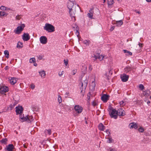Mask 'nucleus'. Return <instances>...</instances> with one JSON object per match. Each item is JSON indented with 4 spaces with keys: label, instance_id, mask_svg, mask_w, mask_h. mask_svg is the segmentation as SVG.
Returning a JSON list of instances; mask_svg holds the SVG:
<instances>
[{
    "label": "nucleus",
    "instance_id": "b1692460",
    "mask_svg": "<svg viewBox=\"0 0 151 151\" xmlns=\"http://www.w3.org/2000/svg\"><path fill=\"white\" fill-rule=\"evenodd\" d=\"M96 86V83L95 82V80L93 81L92 82L90 86V88L92 90H94Z\"/></svg>",
    "mask_w": 151,
    "mask_h": 151
},
{
    "label": "nucleus",
    "instance_id": "2f4dec72",
    "mask_svg": "<svg viewBox=\"0 0 151 151\" xmlns=\"http://www.w3.org/2000/svg\"><path fill=\"white\" fill-rule=\"evenodd\" d=\"M22 46L23 44L22 42H19L18 43L17 45V48H21L22 47Z\"/></svg>",
    "mask_w": 151,
    "mask_h": 151
},
{
    "label": "nucleus",
    "instance_id": "1a4fd4ad",
    "mask_svg": "<svg viewBox=\"0 0 151 151\" xmlns=\"http://www.w3.org/2000/svg\"><path fill=\"white\" fill-rule=\"evenodd\" d=\"M8 88L6 86H1L0 88V93H4L8 91Z\"/></svg>",
    "mask_w": 151,
    "mask_h": 151
},
{
    "label": "nucleus",
    "instance_id": "cd10ccee",
    "mask_svg": "<svg viewBox=\"0 0 151 151\" xmlns=\"http://www.w3.org/2000/svg\"><path fill=\"white\" fill-rule=\"evenodd\" d=\"M123 51L124 53H126V55L127 56L131 55H132V53L129 51H128L127 50H123Z\"/></svg>",
    "mask_w": 151,
    "mask_h": 151
},
{
    "label": "nucleus",
    "instance_id": "c756f323",
    "mask_svg": "<svg viewBox=\"0 0 151 151\" xmlns=\"http://www.w3.org/2000/svg\"><path fill=\"white\" fill-rule=\"evenodd\" d=\"M7 140V139L5 138L2 139L0 141L2 143L4 144H6Z\"/></svg>",
    "mask_w": 151,
    "mask_h": 151
},
{
    "label": "nucleus",
    "instance_id": "f704fd0d",
    "mask_svg": "<svg viewBox=\"0 0 151 151\" xmlns=\"http://www.w3.org/2000/svg\"><path fill=\"white\" fill-rule=\"evenodd\" d=\"M114 3L113 0H108V5H111Z\"/></svg>",
    "mask_w": 151,
    "mask_h": 151
},
{
    "label": "nucleus",
    "instance_id": "4be33fe9",
    "mask_svg": "<svg viewBox=\"0 0 151 151\" xmlns=\"http://www.w3.org/2000/svg\"><path fill=\"white\" fill-rule=\"evenodd\" d=\"M39 73L42 78H43L45 77L46 74L45 71L42 70L41 71L39 72Z\"/></svg>",
    "mask_w": 151,
    "mask_h": 151
},
{
    "label": "nucleus",
    "instance_id": "a19ab883",
    "mask_svg": "<svg viewBox=\"0 0 151 151\" xmlns=\"http://www.w3.org/2000/svg\"><path fill=\"white\" fill-rule=\"evenodd\" d=\"M77 70L76 69H74L72 70V74L73 75H75L77 73Z\"/></svg>",
    "mask_w": 151,
    "mask_h": 151
},
{
    "label": "nucleus",
    "instance_id": "f257e3e1",
    "mask_svg": "<svg viewBox=\"0 0 151 151\" xmlns=\"http://www.w3.org/2000/svg\"><path fill=\"white\" fill-rule=\"evenodd\" d=\"M44 29L49 32H52L55 31V27L51 24L46 23L44 27Z\"/></svg>",
    "mask_w": 151,
    "mask_h": 151
},
{
    "label": "nucleus",
    "instance_id": "37998d69",
    "mask_svg": "<svg viewBox=\"0 0 151 151\" xmlns=\"http://www.w3.org/2000/svg\"><path fill=\"white\" fill-rule=\"evenodd\" d=\"M0 9L2 10H7V9H6V8L5 7L3 6L0 7Z\"/></svg>",
    "mask_w": 151,
    "mask_h": 151
},
{
    "label": "nucleus",
    "instance_id": "a18cd8bd",
    "mask_svg": "<svg viewBox=\"0 0 151 151\" xmlns=\"http://www.w3.org/2000/svg\"><path fill=\"white\" fill-rule=\"evenodd\" d=\"M21 18V17L20 15H18L16 16V19L19 20Z\"/></svg>",
    "mask_w": 151,
    "mask_h": 151
},
{
    "label": "nucleus",
    "instance_id": "4468645a",
    "mask_svg": "<svg viewBox=\"0 0 151 151\" xmlns=\"http://www.w3.org/2000/svg\"><path fill=\"white\" fill-rule=\"evenodd\" d=\"M30 38V37L29 34L27 33H24L22 36V39L24 41H27Z\"/></svg>",
    "mask_w": 151,
    "mask_h": 151
},
{
    "label": "nucleus",
    "instance_id": "5fc2aeb1",
    "mask_svg": "<svg viewBox=\"0 0 151 151\" xmlns=\"http://www.w3.org/2000/svg\"><path fill=\"white\" fill-rule=\"evenodd\" d=\"M105 76H106V78L107 80H109V77L107 76V74H105Z\"/></svg>",
    "mask_w": 151,
    "mask_h": 151
},
{
    "label": "nucleus",
    "instance_id": "a211bd4d",
    "mask_svg": "<svg viewBox=\"0 0 151 151\" xmlns=\"http://www.w3.org/2000/svg\"><path fill=\"white\" fill-rule=\"evenodd\" d=\"M109 96L106 94L103 95L101 97V100L104 101L106 102L109 99Z\"/></svg>",
    "mask_w": 151,
    "mask_h": 151
},
{
    "label": "nucleus",
    "instance_id": "a878e982",
    "mask_svg": "<svg viewBox=\"0 0 151 151\" xmlns=\"http://www.w3.org/2000/svg\"><path fill=\"white\" fill-rule=\"evenodd\" d=\"M123 22L122 20L116 21V24L118 27L121 26L123 24Z\"/></svg>",
    "mask_w": 151,
    "mask_h": 151
},
{
    "label": "nucleus",
    "instance_id": "393cba45",
    "mask_svg": "<svg viewBox=\"0 0 151 151\" xmlns=\"http://www.w3.org/2000/svg\"><path fill=\"white\" fill-rule=\"evenodd\" d=\"M8 14V13H6L5 12L0 11V16L1 18H2V17L6 16Z\"/></svg>",
    "mask_w": 151,
    "mask_h": 151
},
{
    "label": "nucleus",
    "instance_id": "f8f14e48",
    "mask_svg": "<svg viewBox=\"0 0 151 151\" xmlns=\"http://www.w3.org/2000/svg\"><path fill=\"white\" fill-rule=\"evenodd\" d=\"M93 8L89 10L88 13L87 14V16L91 19H93Z\"/></svg>",
    "mask_w": 151,
    "mask_h": 151
},
{
    "label": "nucleus",
    "instance_id": "052dcab7",
    "mask_svg": "<svg viewBox=\"0 0 151 151\" xmlns=\"http://www.w3.org/2000/svg\"><path fill=\"white\" fill-rule=\"evenodd\" d=\"M89 69L90 71H91L92 70V68L91 67V65H90L89 66Z\"/></svg>",
    "mask_w": 151,
    "mask_h": 151
},
{
    "label": "nucleus",
    "instance_id": "bf43d9fd",
    "mask_svg": "<svg viewBox=\"0 0 151 151\" xmlns=\"http://www.w3.org/2000/svg\"><path fill=\"white\" fill-rule=\"evenodd\" d=\"M77 27H78V26H77V25L76 24L74 25V26H72V27L74 29L75 28H77Z\"/></svg>",
    "mask_w": 151,
    "mask_h": 151
},
{
    "label": "nucleus",
    "instance_id": "e2e57ef3",
    "mask_svg": "<svg viewBox=\"0 0 151 151\" xmlns=\"http://www.w3.org/2000/svg\"><path fill=\"white\" fill-rule=\"evenodd\" d=\"M136 12V13H138L139 14H140V12L139 11H137V10H135V11Z\"/></svg>",
    "mask_w": 151,
    "mask_h": 151
},
{
    "label": "nucleus",
    "instance_id": "4d7b16f0",
    "mask_svg": "<svg viewBox=\"0 0 151 151\" xmlns=\"http://www.w3.org/2000/svg\"><path fill=\"white\" fill-rule=\"evenodd\" d=\"M35 87V86L34 85H32L31 86V88L32 89H34Z\"/></svg>",
    "mask_w": 151,
    "mask_h": 151
},
{
    "label": "nucleus",
    "instance_id": "aec40b11",
    "mask_svg": "<svg viewBox=\"0 0 151 151\" xmlns=\"http://www.w3.org/2000/svg\"><path fill=\"white\" fill-rule=\"evenodd\" d=\"M76 8H75V12H74L72 9H69V12L70 14V16L71 17H73L74 18L75 15L76 13Z\"/></svg>",
    "mask_w": 151,
    "mask_h": 151
},
{
    "label": "nucleus",
    "instance_id": "72a5a7b5",
    "mask_svg": "<svg viewBox=\"0 0 151 151\" xmlns=\"http://www.w3.org/2000/svg\"><path fill=\"white\" fill-rule=\"evenodd\" d=\"M35 58H31L29 59V63H35Z\"/></svg>",
    "mask_w": 151,
    "mask_h": 151
},
{
    "label": "nucleus",
    "instance_id": "de8ad7c7",
    "mask_svg": "<svg viewBox=\"0 0 151 151\" xmlns=\"http://www.w3.org/2000/svg\"><path fill=\"white\" fill-rule=\"evenodd\" d=\"M63 71H62L61 72H59L58 75L60 77L63 74Z\"/></svg>",
    "mask_w": 151,
    "mask_h": 151
},
{
    "label": "nucleus",
    "instance_id": "20e7f679",
    "mask_svg": "<svg viewBox=\"0 0 151 151\" xmlns=\"http://www.w3.org/2000/svg\"><path fill=\"white\" fill-rule=\"evenodd\" d=\"M67 6L69 9H72L74 12H75V8L77 7L78 9L79 8L78 5L75 4L74 2H68Z\"/></svg>",
    "mask_w": 151,
    "mask_h": 151
},
{
    "label": "nucleus",
    "instance_id": "f3484780",
    "mask_svg": "<svg viewBox=\"0 0 151 151\" xmlns=\"http://www.w3.org/2000/svg\"><path fill=\"white\" fill-rule=\"evenodd\" d=\"M81 70L82 75L83 76L86 73L87 71V66L85 65H84L82 66Z\"/></svg>",
    "mask_w": 151,
    "mask_h": 151
},
{
    "label": "nucleus",
    "instance_id": "6ab92c4d",
    "mask_svg": "<svg viewBox=\"0 0 151 151\" xmlns=\"http://www.w3.org/2000/svg\"><path fill=\"white\" fill-rule=\"evenodd\" d=\"M129 127L131 129L134 128L136 129L137 128V124L134 122L130 123L129 125Z\"/></svg>",
    "mask_w": 151,
    "mask_h": 151
},
{
    "label": "nucleus",
    "instance_id": "6e6552de",
    "mask_svg": "<svg viewBox=\"0 0 151 151\" xmlns=\"http://www.w3.org/2000/svg\"><path fill=\"white\" fill-rule=\"evenodd\" d=\"M74 109L76 113L80 114L82 112L83 108L81 106L77 105L74 106Z\"/></svg>",
    "mask_w": 151,
    "mask_h": 151
},
{
    "label": "nucleus",
    "instance_id": "ddd939ff",
    "mask_svg": "<svg viewBox=\"0 0 151 151\" xmlns=\"http://www.w3.org/2000/svg\"><path fill=\"white\" fill-rule=\"evenodd\" d=\"M129 77V76L125 74H123L121 76V78L123 82L127 81L128 80Z\"/></svg>",
    "mask_w": 151,
    "mask_h": 151
},
{
    "label": "nucleus",
    "instance_id": "338daca9",
    "mask_svg": "<svg viewBox=\"0 0 151 151\" xmlns=\"http://www.w3.org/2000/svg\"><path fill=\"white\" fill-rule=\"evenodd\" d=\"M23 147H25V148H27V147L26 146V145H25L24 144V145H23Z\"/></svg>",
    "mask_w": 151,
    "mask_h": 151
},
{
    "label": "nucleus",
    "instance_id": "774afa93",
    "mask_svg": "<svg viewBox=\"0 0 151 151\" xmlns=\"http://www.w3.org/2000/svg\"><path fill=\"white\" fill-rule=\"evenodd\" d=\"M150 103V101H147V103L148 104H149Z\"/></svg>",
    "mask_w": 151,
    "mask_h": 151
},
{
    "label": "nucleus",
    "instance_id": "0e129e2a",
    "mask_svg": "<svg viewBox=\"0 0 151 151\" xmlns=\"http://www.w3.org/2000/svg\"><path fill=\"white\" fill-rule=\"evenodd\" d=\"M146 1L147 2H151V0H146Z\"/></svg>",
    "mask_w": 151,
    "mask_h": 151
},
{
    "label": "nucleus",
    "instance_id": "680f3d73",
    "mask_svg": "<svg viewBox=\"0 0 151 151\" xmlns=\"http://www.w3.org/2000/svg\"><path fill=\"white\" fill-rule=\"evenodd\" d=\"M75 0H69L68 2H74Z\"/></svg>",
    "mask_w": 151,
    "mask_h": 151
},
{
    "label": "nucleus",
    "instance_id": "7c9ffc66",
    "mask_svg": "<svg viewBox=\"0 0 151 151\" xmlns=\"http://www.w3.org/2000/svg\"><path fill=\"white\" fill-rule=\"evenodd\" d=\"M45 132L46 134H47L49 135H50L51 134V130L50 129H45Z\"/></svg>",
    "mask_w": 151,
    "mask_h": 151
},
{
    "label": "nucleus",
    "instance_id": "13d9d810",
    "mask_svg": "<svg viewBox=\"0 0 151 151\" xmlns=\"http://www.w3.org/2000/svg\"><path fill=\"white\" fill-rule=\"evenodd\" d=\"M138 45H139V47H142V44H141V43H139Z\"/></svg>",
    "mask_w": 151,
    "mask_h": 151
},
{
    "label": "nucleus",
    "instance_id": "f03ea898",
    "mask_svg": "<svg viewBox=\"0 0 151 151\" xmlns=\"http://www.w3.org/2000/svg\"><path fill=\"white\" fill-rule=\"evenodd\" d=\"M88 83V80L86 79L85 80H83L82 82L80 84L81 85V89H82L81 91V93L83 96L84 95L85 91L83 90V89H85L87 86Z\"/></svg>",
    "mask_w": 151,
    "mask_h": 151
},
{
    "label": "nucleus",
    "instance_id": "8fccbe9b",
    "mask_svg": "<svg viewBox=\"0 0 151 151\" xmlns=\"http://www.w3.org/2000/svg\"><path fill=\"white\" fill-rule=\"evenodd\" d=\"M106 132L108 134V136L110 134V131L108 129L106 130Z\"/></svg>",
    "mask_w": 151,
    "mask_h": 151
},
{
    "label": "nucleus",
    "instance_id": "473e14b6",
    "mask_svg": "<svg viewBox=\"0 0 151 151\" xmlns=\"http://www.w3.org/2000/svg\"><path fill=\"white\" fill-rule=\"evenodd\" d=\"M120 105L121 106H123L125 104H126V102L125 101H121L120 103Z\"/></svg>",
    "mask_w": 151,
    "mask_h": 151
},
{
    "label": "nucleus",
    "instance_id": "2eb2a0df",
    "mask_svg": "<svg viewBox=\"0 0 151 151\" xmlns=\"http://www.w3.org/2000/svg\"><path fill=\"white\" fill-rule=\"evenodd\" d=\"M14 148V146L13 144H9L6 146V147L5 148L6 151H13Z\"/></svg>",
    "mask_w": 151,
    "mask_h": 151
},
{
    "label": "nucleus",
    "instance_id": "423d86ee",
    "mask_svg": "<svg viewBox=\"0 0 151 151\" xmlns=\"http://www.w3.org/2000/svg\"><path fill=\"white\" fill-rule=\"evenodd\" d=\"M23 110V109L22 106H17L16 107V112L17 115L20 114V116L21 117H22V114H21Z\"/></svg>",
    "mask_w": 151,
    "mask_h": 151
},
{
    "label": "nucleus",
    "instance_id": "9b49d317",
    "mask_svg": "<svg viewBox=\"0 0 151 151\" xmlns=\"http://www.w3.org/2000/svg\"><path fill=\"white\" fill-rule=\"evenodd\" d=\"M40 41L42 44H46L47 42V38L44 36H42L40 38Z\"/></svg>",
    "mask_w": 151,
    "mask_h": 151
},
{
    "label": "nucleus",
    "instance_id": "79ce46f5",
    "mask_svg": "<svg viewBox=\"0 0 151 151\" xmlns=\"http://www.w3.org/2000/svg\"><path fill=\"white\" fill-rule=\"evenodd\" d=\"M143 93L145 96H149V93H148V92L147 91H144Z\"/></svg>",
    "mask_w": 151,
    "mask_h": 151
},
{
    "label": "nucleus",
    "instance_id": "09e8293b",
    "mask_svg": "<svg viewBox=\"0 0 151 151\" xmlns=\"http://www.w3.org/2000/svg\"><path fill=\"white\" fill-rule=\"evenodd\" d=\"M108 151H117V150L114 149H109L108 150Z\"/></svg>",
    "mask_w": 151,
    "mask_h": 151
},
{
    "label": "nucleus",
    "instance_id": "39448f33",
    "mask_svg": "<svg viewBox=\"0 0 151 151\" xmlns=\"http://www.w3.org/2000/svg\"><path fill=\"white\" fill-rule=\"evenodd\" d=\"M20 119L22 122H23L24 121H27L28 122L30 123L33 120V117L32 116L27 115L25 117L24 116L22 117H21Z\"/></svg>",
    "mask_w": 151,
    "mask_h": 151
},
{
    "label": "nucleus",
    "instance_id": "7ed1b4c3",
    "mask_svg": "<svg viewBox=\"0 0 151 151\" xmlns=\"http://www.w3.org/2000/svg\"><path fill=\"white\" fill-rule=\"evenodd\" d=\"M109 113L110 116L115 119H116L117 117L118 112L115 109L113 108H110L109 110Z\"/></svg>",
    "mask_w": 151,
    "mask_h": 151
},
{
    "label": "nucleus",
    "instance_id": "6e6d98bb",
    "mask_svg": "<svg viewBox=\"0 0 151 151\" xmlns=\"http://www.w3.org/2000/svg\"><path fill=\"white\" fill-rule=\"evenodd\" d=\"M9 69V67L8 66H6L5 68L4 69L6 70Z\"/></svg>",
    "mask_w": 151,
    "mask_h": 151
},
{
    "label": "nucleus",
    "instance_id": "603ef678",
    "mask_svg": "<svg viewBox=\"0 0 151 151\" xmlns=\"http://www.w3.org/2000/svg\"><path fill=\"white\" fill-rule=\"evenodd\" d=\"M92 105L94 106H96V105H97V104L96 103V102H95V101H93L92 103Z\"/></svg>",
    "mask_w": 151,
    "mask_h": 151
},
{
    "label": "nucleus",
    "instance_id": "49530a36",
    "mask_svg": "<svg viewBox=\"0 0 151 151\" xmlns=\"http://www.w3.org/2000/svg\"><path fill=\"white\" fill-rule=\"evenodd\" d=\"M112 139L111 138H109L107 139V142L108 143H110L112 141Z\"/></svg>",
    "mask_w": 151,
    "mask_h": 151
},
{
    "label": "nucleus",
    "instance_id": "412c9836",
    "mask_svg": "<svg viewBox=\"0 0 151 151\" xmlns=\"http://www.w3.org/2000/svg\"><path fill=\"white\" fill-rule=\"evenodd\" d=\"M10 83L12 85L15 84L17 82L16 78L14 77L11 78V79H9Z\"/></svg>",
    "mask_w": 151,
    "mask_h": 151
},
{
    "label": "nucleus",
    "instance_id": "69168bd1",
    "mask_svg": "<svg viewBox=\"0 0 151 151\" xmlns=\"http://www.w3.org/2000/svg\"><path fill=\"white\" fill-rule=\"evenodd\" d=\"M38 59L39 60H41L42 59V57L40 56L39 57Z\"/></svg>",
    "mask_w": 151,
    "mask_h": 151
},
{
    "label": "nucleus",
    "instance_id": "c85d7f7f",
    "mask_svg": "<svg viewBox=\"0 0 151 151\" xmlns=\"http://www.w3.org/2000/svg\"><path fill=\"white\" fill-rule=\"evenodd\" d=\"M4 54L5 55L6 58H8L9 57V52L8 50H5L4 51Z\"/></svg>",
    "mask_w": 151,
    "mask_h": 151
},
{
    "label": "nucleus",
    "instance_id": "4c0bfd02",
    "mask_svg": "<svg viewBox=\"0 0 151 151\" xmlns=\"http://www.w3.org/2000/svg\"><path fill=\"white\" fill-rule=\"evenodd\" d=\"M58 100L59 103H60L62 101V98L60 95L58 96Z\"/></svg>",
    "mask_w": 151,
    "mask_h": 151
},
{
    "label": "nucleus",
    "instance_id": "dca6fc26",
    "mask_svg": "<svg viewBox=\"0 0 151 151\" xmlns=\"http://www.w3.org/2000/svg\"><path fill=\"white\" fill-rule=\"evenodd\" d=\"M118 112V114L119 116H123L125 115V112L122 109L120 108L117 111Z\"/></svg>",
    "mask_w": 151,
    "mask_h": 151
},
{
    "label": "nucleus",
    "instance_id": "c03bdc74",
    "mask_svg": "<svg viewBox=\"0 0 151 151\" xmlns=\"http://www.w3.org/2000/svg\"><path fill=\"white\" fill-rule=\"evenodd\" d=\"M64 63L65 64L66 66H67L68 65V60H64Z\"/></svg>",
    "mask_w": 151,
    "mask_h": 151
},
{
    "label": "nucleus",
    "instance_id": "ea45409f",
    "mask_svg": "<svg viewBox=\"0 0 151 151\" xmlns=\"http://www.w3.org/2000/svg\"><path fill=\"white\" fill-rule=\"evenodd\" d=\"M139 87L140 88V90H142L144 89V87L142 84H140L139 86Z\"/></svg>",
    "mask_w": 151,
    "mask_h": 151
},
{
    "label": "nucleus",
    "instance_id": "9d476101",
    "mask_svg": "<svg viewBox=\"0 0 151 151\" xmlns=\"http://www.w3.org/2000/svg\"><path fill=\"white\" fill-rule=\"evenodd\" d=\"M93 57L95 58L94 60L97 59L100 60H101L104 59V56L103 55H100L99 54H96L95 55H94Z\"/></svg>",
    "mask_w": 151,
    "mask_h": 151
},
{
    "label": "nucleus",
    "instance_id": "5701e85b",
    "mask_svg": "<svg viewBox=\"0 0 151 151\" xmlns=\"http://www.w3.org/2000/svg\"><path fill=\"white\" fill-rule=\"evenodd\" d=\"M98 128L99 130L101 131H104L105 129V127L101 123L99 124L98 126Z\"/></svg>",
    "mask_w": 151,
    "mask_h": 151
},
{
    "label": "nucleus",
    "instance_id": "3c124183",
    "mask_svg": "<svg viewBox=\"0 0 151 151\" xmlns=\"http://www.w3.org/2000/svg\"><path fill=\"white\" fill-rule=\"evenodd\" d=\"M33 109L35 111H37L38 109L37 108V107L36 106H35L34 107H33Z\"/></svg>",
    "mask_w": 151,
    "mask_h": 151
},
{
    "label": "nucleus",
    "instance_id": "e433bc0d",
    "mask_svg": "<svg viewBox=\"0 0 151 151\" xmlns=\"http://www.w3.org/2000/svg\"><path fill=\"white\" fill-rule=\"evenodd\" d=\"M91 96H92V95H91V93H89L88 94L87 97V98L88 99V101H89V100H90V99L91 98Z\"/></svg>",
    "mask_w": 151,
    "mask_h": 151
},
{
    "label": "nucleus",
    "instance_id": "0eeeda50",
    "mask_svg": "<svg viewBox=\"0 0 151 151\" xmlns=\"http://www.w3.org/2000/svg\"><path fill=\"white\" fill-rule=\"evenodd\" d=\"M25 27V25L24 24H22L20 26L17 27V30L15 31V33L17 34H19L22 31Z\"/></svg>",
    "mask_w": 151,
    "mask_h": 151
},
{
    "label": "nucleus",
    "instance_id": "c9c22d12",
    "mask_svg": "<svg viewBox=\"0 0 151 151\" xmlns=\"http://www.w3.org/2000/svg\"><path fill=\"white\" fill-rule=\"evenodd\" d=\"M138 130L139 131L141 132H143L144 131V129L143 127H140L138 129Z\"/></svg>",
    "mask_w": 151,
    "mask_h": 151
},
{
    "label": "nucleus",
    "instance_id": "864d4df0",
    "mask_svg": "<svg viewBox=\"0 0 151 151\" xmlns=\"http://www.w3.org/2000/svg\"><path fill=\"white\" fill-rule=\"evenodd\" d=\"M114 26H112V27H111L110 30V31H112L114 29Z\"/></svg>",
    "mask_w": 151,
    "mask_h": 151
},
{
    "label": "nucleus",
    "instance_id": "bb28decb",
    "mask_svg": "<svg viewBox=\"0 0 151 151\" xmlns=\"http://www.w3.org/2000/svg\"><path fill=\"white\" fill-rule=\"evenodd\" d=\"M132 69V68L131 67L129 66H127L125 68L124 70L125 72L127 73L130 71Z\"/></svg>",
    "mask_w": 151,
    "mask_h": 151
},
{
    "label": "nucleus",
    "instance_id": "58836bf2",
    "mask_svg": "<svg viewBox=\"0 0 151 151\" xmlns=\"http://www.w3.org/2000/svg\"><path fill=\"white\" fill-rule=\"evenodd\" d=\"M83 43L84 44H85L86 45H89V41H88L87 40H84L83 41Z\"/></svg>",
    "mask_w": 151,
    "mask_h": 151
}]
</instances>
